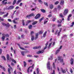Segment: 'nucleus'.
I'll list each match as a JSON object with an SVG mask.
<instances>
[{"mask_svg": "<svg viewBox=\"0 0 74 74\" xmlns=\"http://www.w3.org/2000/svg\"><path fill=\"white\" fill-rule=\"evenodd\" d=\"M47 69L48 70H52V67L50 66V62H48L47 64Z\"/></svg>", "mask_w": 74, "mask_h": 74, "instance_id": "1", "label": "nucleus"}, {"mask_svg": "<svg viewBox=\"0 0 74 74\" xmlns=\"http://www.w3.org/2000/svg\"><path fill=\"white\" fill-rule=\"evenodd\" d=\"M58 60H59L60 62H63V58L61 56H58Z\"/></svg>", "mask_w": 74, "mask_h": 74, "instance_id": "2", "label": "nucleus"}, {"mask_svg": "<svg viewBox=\"0 0 74 74\" xmlns=\"http://www.w3.org/2000/svg\"><path fill=\"white\" fill-rule=\"evenodd\" d=\"M68 9H65L64 10V15H66L67 14V13H68Z\"/></svg>", "mask_w": 74, "mask_h": 74, "instance_id": "3", "label": "nucleus"}, {"mask_svg": "<svg viewBox=\"0 0 74 74\" xmlns=\"http://www.w3.org/2000/svg\"><path fill=\"white\" fill-rule=\"evenodd\" d=\"M34 64H33L32 66H31L29 67L27 69V72L28 73H29V70L30 68H32V69H34Z\"/></svg>", "mask_w": 74, "mask_h": 74, "instance_id": "4", "label": "nucleus"}, {"mask_svg": "<svg viewBox=\"0 0 74 74\" xmlns=\"http://www.w3.org/2000/svg\"><path fill=\"white\" fill-rule=\"evenodd\" d=\"M40 16H41L40 14H38L35 17V18L36 19H37L40 17Z\"/></svg>", "mask_w": 74, "mask_h": 74, "instance_id": "5", "label": "nucleus"}, {"mask_svg": "<svg viewBox=\"0 0 74 74\" xmlns=\"http://www.w3.org/2000/svg\"><path fill=\"white\" fill-rule=\"evenodd\" d=\"M74 59L72 58H71L70 62H71V65H73V63H74Z\"/></svg>", "mask_w": 74, "mask_h": 74, "instance_id": "6", "label": "nucleus"}, {"mask_svg": "<svg viewBox=\"0 0 74 74\" xmlns=\"http://www.w3.org/2000/svg\"><path fill=\"white\" fill-rule=\"evenodd\" d=\"M60 71H62V73L63 74H64L66 73V70H65L64 69H63L62 68H61Z\"/></svg>", "mask_w": 74, "mask_h": 74, "instance_id": "7", "label": "nucleus"}, {"mask_svg": "<svg viewBox=\"0 0 74 74\" xmlns=\"http://www.w3.org/2000/svg\"><path fill=\"white\" fill-rule=\"evenodd\" d=\"M44 52V50H43L41 51H38V52H37V53H38V54H40V53H43Z\"/></svg>", "mask_w": 74, "mask_h": 74, "instance_id": "8", "label": "nucleus"}, {"mask_svg": "<svg viewBox=\"0 0 74 74\" xmlns=\"http://www.w3.org/2000/svg\"><path fill=\"white\" fill-rule=\"evenodd\" d=\"M41 48V46H39L35 47H33V49H40Z\"/></svg>", "mask_w": 74, "mask_h": 74, "instance_id": "9", "label": "nucleus"}, {"mask_svg": "<svg viewBox=\"0 0 74 74\" xmlns=\"http://www.w3.org/2000/svg\"><path fill=\"white\" fill-rule=\"evenodd\" d=\"M5 34H2V36L1 37V39L3 41H4L5 40Z\"/></svg>", "mask_w": 74, "mask_h": 74, "instance_id": "10", "label": "nucleus"}, {"mask_svg": "<svg viewBox=\"0 0 74 74\" xmlns=\"http://www.w3.org/2000/svg\"><path fill=\"white\" fill-rule=\"evenodd\" d=\"M2 24L3 25V26H6L7 27H8V26H9L10 25L9 23H8L7 25L3 23H2Z\"/></svg>", "mask_w": 74, "mask_h": 74, "instance_id": "11", "label": "nucleus"}, {"mask_svg": "<svg viewBox=\"0 0 74 74\" xmlns=\"http://www.w3.org/2000/svg\"><path fill=\"white\" fill-rule=\"evenodd\" d=\"M35 40H37L38 38V34L37 33H36L35 34Z\"/></svg>", "mask_w": 74, "mask_h": 74, "instance_id": "12", "label": "nucleus"}, {"mask_svg": "<svg viewBox=\"0 0 74 74\" xmlns=\"http://www.w3.org/2000/svg\"><path fill=\"white\" fill-rule=\"evenodd\" d=\"M49 7L51 9H53V5L52 4L49 5Z\"/></svg>", "mask_w": 74, "mask_h": 74, "instance_id": "13", "label": "nucleus"}, {"mask_svg": "<svg viewBox=\"0 0 74 74\" xmlns=\"http://www.w3.org/2000/svg\"><path fill=\"white\" fill-rule=\"evenodd\" d=\"M31 40L32 41H33L34 39V36L33 35H32L31 36Z\"/></svg>", "mask_w": 74, "mask_h": 74, "instance_id": "14", "label": "nucleus"}, {"mask_svg": "<svg viewBox=\"0 0 74 74\" xmlns=\"http://www.w3.org/2000/svg\"><path fill=\"white\" fill-rule=\"evenodd\" d=\"M72 16V14H70L69 16L68 17V18H67V20L68 21H69L70 20V17H71Z\"/></svg>", "mask_w": 74, "mask_h": 74, "instance_id": "15", "label": "nucleus"}, {"mask_svg": "<svg viewBox=\"0 0 74 74\" xmlns=\"http://www.w3.org/2000/svg\"><path fill=\"white\" fill-rule=\"evenodd\" d=\"M5 1H7V0H4L3 1H2V4H7V2H5Z\"/></svg>", "mask_w": 74, "mask_h": 74, "instance_id": "16", "label": "nucleus"}, {"mask_svg": "<svg viewBox=\"0 0 74 74\" xmlns=\"http://www.w3.org/2000/svg\"><path fill=\"white\" fill-rule=\"evenodd\" d=\"M59 52H60V50L59 49H58V50H57L56 51V55H57V54H58V53H59Z\"/></svg>", "mask_w": 74, "mask_h": 74, "instance_id": "17", "label": "nucleus"}, {"mask_svg": "<svg viewBox=\"0 0 74 74\" xmlns=\"http://www.w3.org/2000/svg\"><path fill=\"white\" fill-rule=\"evenodd\" d=\"M7 60H10V56H9V54H7Z\"/></svg>", "mask_w": 74, "mask_h": 74, "instance_id": "18", "label": "nucleus"}, {"mask_svg": "<svg viewBox=\"0 0 74 74\" xmlns=\"http://www.w3.org/2000/svg\"><path fill=\"white\" fill-rule=\"evenodd\" d=\"M47 33V32L46 31L43 34V37H45L46 36V34Z\"/></svg>", "mask_w": 74, "mask_h": 74, "instance_id": "19", "label": "nucleus"}, {"mask_svg": "<svg viewBox=\"0 0 74 74\" xmlns=\"http://www.w3.org/2000/svg\"><path fill=\"white\" fill-rule=\"evenodd\" d=\"M60 4H61V5H63V4H64V1L62 0L61 1Z\"/></svg>", "mask_w": 74, "mask_h": 74, "instance_id": "20", "label": "nucleus"}, {"mask_svg": "<svg viewBox=\"0 0 74 74\" xmlns=\"http://www.w3.org/2000/svg\"><path fill=\"white\" fill-rule=\"evenodd\" d=\"M21 55H22L23 56H24V55H25V52L23 51H21Z\"/></svg>", "mask_w": 74, "mask_h": 74, "instance_id": "21", "label": "nucleus"}, {"mask_svg": "<svg viewBox=\"0 0 74 74\" xmlns=\"http://www.w3.org/2000/svg\"><path fill=\"white\" fill-rule=\"evenodd\" d=\"M37 21H34L32 23V25H35L37 24Z\"/></svg>", "mask_w": 74, "mask_h": 74, "instance_id": "22", "label": "nucleus"}, {"mask_svg": "<svg viewBox=\"0 0 74 74\" xmlns=\"http://www.w3.org/2000/svg\"><path fill=\"white\" fill-rule=\"evenodd\" d=\"M11 60L12 62H14V63H15L16 64V61L14 60V59H12Z\"/></svg>", "mask_w": 74, "mask_h": 74, "instance_id": "23", "label": "nucleus"}, {"mask_svg": "<svg viewBox=\"0 0 74 74\" xmlns=\"http://www.w3.org/2000/svg\"><path fill=\"white\" fill-rule=\"evenodd\" d=\"M44 18V17H43L41 18H40L39 20V22H41V21H42V20H43Z\"/></svg>", "mask_w": 74, "mask_h": 74, "instance_id": "24", "label": "nucleus"}, {"mask_svg": "<svg viewBox=\"0 0 74 74\" xmlns=\"http://www.w3.org/2000/svg\"><path fill=\"white\" fill-rule=\"evenodd\" d=\"M8 15V13H7L6 14L4 15L3 16V18H5V17H7V16Z\"/></svg>", "mask_w": 74, "mask_h": 74, "instance_id": "25", "label": "nucleus"}, {"mask_svg": "<svg viewBox=\"0 0 74 74\" xmlns=\"http://www.w3.org/2000/svg\"><path fill=\"white\" fill-rule=\"evenodd\" d=\"M14 8V6H10L9 7V10L13 9Z\"/></svg>", "mask_w": 74, "mask_h": 74, "instance_id": "26", "label": "nucleus"}, {"mask_svg": "<svg viewBox=\"0 0 74 74\" xmlns=\"http://www.w3.org/2000/svg\"><path fill=\"white\" fill-rule=\"evenodd\" d=\"M62 20L59 19L58 21V22L59 23H62Z\"/></svg>", "mask_w": 74, "mask_h": 74, "instance_id": "27", "label": "nucleus"}, {"mask_svg": "<svg viewBox=\"0 0 74 74\" xmlns=\"http://www.w3.org/2000/svg\"><path fill=\"white\" fill-rule=\"evenodd\" d=\"M11 71V69H10V68H8V73H9V74H11V71Z\"/></svg>", "mask_w": 74, "mask_h": 74, "instance_id": "28", "label": "nucleus"}, {"mask_svg": "<svg viewBox=\"0 0 74 74\" xmlns=\"http://www.w3.org/2000/svg\"><path fill=\"white\" fill-rule=\"evenodd\" d=\"M25 20H23L22 21V23H23V26H25Z\"/></svg>", "mask_w": 74, "mask_h": 74, "instance_id": "29", "label": "nucleus"}, {"mask_svg": "<svg viewBox=\"0 0 74 74\" xmlns=\"http://www.w3.org/2000/svg\"><path fill=\"white\" fill-rule=\"evenodd\" d=\"M36 8H37V7H35L34 8H33L32 9H31V11H34Z\"/></svg>", "mask_w": 74, "mask_h": 74, "instance_id": "30", "label": "nucleus"}, {"mask_svg": "<svg viewBox=\"0 0 74 74\" xmlns=\"http://www.w3.org/2000/svg\"><path fill=\"white\" fill-rule=\"evenodd\" d=\"M41 11L42 12H43L44 13H45V10L44 9H41Z\"/></svg>", "mask_w": 74, "mask_h": 74, "instance_id": "31", "label": "nucleus"}, {"mask_svg": "<svg viewBox=\"0 0 74 74\" xmlns=\"http://www.w3.org/2000/svg\"><path fill=\"white\" fill-rule=\"evenodd\" d=\"M53 66L54 69H55V63L54 62H53Z\"/></svg>", "mask_w": 74, "mask_h": 74, "instance_id": "32", "label": "nucleus"}, {"mask_svg": "<svg viewBox=\"0 0 74 74\" xmlns=\"http://www.w3.org/2000/svg\"><path fill=\"white\" fill-rule=\"evenodd\" d=\"M22 0H18V1L16 3V4H18L19 3H20Z\"/></svg>", "mask_w": 74, "mask_h": 74, "instance_id": "33", "label": "nucleus"}, {"mask_svg": "<svg viewBox=\"0 0 74 74\" xmlns=\"http://www.w3.org/2000/svg\"><path fill=\"white\" fill-rule=\"evenodd\" d=\"M43 33V31H41L40 32H39V34H41Z\"/></svg>", "mask_w": 74, "mask_h": 74, "instance_id": "34", "label": "nucleus"}, {"mask_svg": "<svg viewBox=\"0 0 74 74\" xmlns=\"http://www.w3.org/2000/svg\"><path fill=\"white\" fill-rule=\"evenodd\" d=\"M5 10H10L9 7H6L5 8Z\"/></svg>", "mask_w": 74, "mask_h": 74, "instance_id": "35", "label": "nucleus"}, {"mask_svg": "<svg viewBox=\"0 0 74 74\" xmlns=\"http://www.w3.org/2000/svg\"><path fill=\"white\" fill-rule=\"evenodd\" d=\"M36 71H37V72H36L37 74H39V70H38V68H37L36 69Z\"/></svg>", "mask_w": 74, "mask_h": 74, "instance_id": "36", "label": "nucleus"}, {"mask_svg": "<svg viewBox=\"0 0 74 74\" xmlns=\"http://www.w3.org/2000/svg\"><path fill=\"white\" fill-rule=\"evenodd\" d=\"M32 27V25H30L29 26V29H31Z\"/></svg>", "mask_w": 74, "mask_h": 74, "instance_id": "37", "label": "nucleus"}, {"mask_svg": "<svg viewBox=\"0 0 74 74\" xmlns=\"http://www.w3.org/2000/svg\"><path fill=\"white\" fill-rule=\"evenodd\" d=\"M29 15V16H34V14H33V13H32L31 14H30Z\"/></svg>", "mask_w": 74, "mask_h": 74, "instance_id": "38", "label": "nucleus"}, {"mask_svg": "<svg viewBox=\"0 0 74 74\" xmlns=\"http://www.w3.org/2000/svg\"><path fill=\"white\" fill-rule=\"evenodd\" d=\"M1 58H2V59H3L5 60H6V59H5V57H4V56H1Z\"/></svg>", "mask_w": 74, "mask_h": 74, "instance_id": "39", "label": "nucleus"}, {"mask_svg": "<svg viewBox=\"0 0 74 74\" xmlns=\"http://www.w3.org/2000/svg\"><path fill=\"white\" fill-rule=\"evenodd\" d=\"M32 22V21L31 20H28L27 21V23H30L31 22Z\"/></svg>", "mask_w": 74, "mask_h": 74, "instance_id": "40", "label": "nucleus"}, {"mask_svg": "<svg viewBox=\"0 0 74 74\" xmlns=\"http://www.w3.org/2000/svg\"><path fill=\"white\" fill-rule=\"evenodd\" d=\"M52 42H51L49 43V45L48 47V48H49L50 47H51V45H52Z\"/></svg>", "mask_w": 74, "mask_h": 74, "instance_id": "41", "label": "nucleus"}, {"mask_svg": "<svg viewBox=\"0 0 74 74\" xmlns=\"http://www.w3.org/2000/svg\"><path fill=\"white\" fill-rule=\"evenodd\" d=\"M61 30L62 28H60V32L58 33V36H59V35H60V32H61Z\"/></svg>", "mask_w": 74, "mask_h": 74, "instance_id": "42", "label": "nucleus"}, {"mask_svg": "<svg viewBox=\"0 0 74 74\" xmlns=\"http://www.w3.org/2000/svg\"><path fill=\"white\" fill-rule=\"evenodd\" d=\"M38 1H39L40 3H43V2H42L41 0H38Z\"/></svg>", "mask_w": 74, "mask_h": 74, "instance_id": "43", "label": "nucleus"}, {"mask_svg": "<svg viewBox=\"0 0 74 74\" xmlns=\"http://www.w3.org/2000/svg\"><path fill=\"white\" fill-rule=\"evenodd\" d=\"M58 10H60V9H61V7H60V5H59L58 6Z\"/></svg>", "mask_w": 74, "mask_h": 74, "instance_id": "44", "label": "nucleus"}, {"mask_svg": "<svg viewBox=\"0 0 74 74\" xmlns=\"http://www.w3.org/2000/svg\"><path fill=\"white\" fill-rule=\"evenodd\" d=\"M70 72H71V74H73V70H72V69L71 68H70Z\"/></svg>", "mask_w": 74, "mask_h": 74, "instance_id": "45", "label": "nucleus"}, {"mask_svg": "<svg viewBox=\"0 0 74 74\" xmlns=\"http://www.w3.org/2000/svg\"><path fill=\"white\" fill-rule=\"evenodd\" d=\"M16 0H14L13 2V5H14L15 4V3H16Z\"/></svg>", "mask_w": 74, "mask_h": 74, "instance_id": "46", "label": "nucleus"}, {"mask_svg": "<svg viewBox=\"0 0 74 74\" xmlns=\"http://www.w3.org/2000/svg\"><path fill=\"white\" fill-rule=\"evenodd\" d=\"M20 48L21 49H22V50H26V49H25V48L21 47H20Z\"/></svg>", "mask_w": 74, "mask_h": 74, "instance_id": "47", "label": "nucleus"}, {"mask_svg": "<svg viewBox=\"0 0 74 74\" xmlns=\"http://www.w3.org/2000/svg\"><path fill=\"white\" fill-rule=\"evenodd\" d=\"M44 4H45V5H46V6H48V3H47V2L45 3L44 2Z\"/></svg>", "mask_w": 74, "mask_h": 74, "instance_id": "48", "label": "nucleus"}, {"mask_svg": "<svg viewBox=\"0 0 74 74\" xmlns=\"http://www.w3.org/2000/svg\"><path fill=\"white\" fill-rule=\"evenodd\" d=\"M23 63L24 64V66L26 67V62L24 61Z\"/></svg>", "mask_w": 74, "mask_h": 74, "instance_id": "49", "label": "nucleus"}, {"mask_svg": "<svg viewBox=\"0 0 74 74\" xmlns=\"http://www.w3.org/2000/svg\"><path fill=\"white\" fill-rule=\"evenodd\" d=\"M74 25V22H73L72 23V25H71V27H73V25Z\"/></svg>", "mask_w": 74, "mask_h": 74, "instance_id": "50", "label": "nucleus"}, {"mask_svg": "<svg viewBox=\"0 0 74 74\" xmlns=\"http://www.w3.org/2000/svg\"><path fill=\"white\" fill-rule=\"evenodd\" d=\"M60 16L62 18H63V15L62 14H60Z\"/></svg>", "mask_w": 74, "mask_h": 74, "instance_id": "51", "label": "nucleus"}, {"mask_svg": "<svg viewBox=\"0 0 74 74\" xmlns=\"http://www.w3.org/2000/svg\"><path fill=\"white\" fill-rule=\"evenodd\" d=\"M67 35H64L63 36V37H62V38H63L64 37H67Z\"/></svg>", "mask_w": 74, "mask_h": 74, "instance_id": "52", "label": "nucleus"}, {"mask_svg": "<svg viewBox=\"0 0 74 74\" xmlns=\"http://www.w3.org/2000/svg\"><path fill=\"white\" fill-rule=\"evenodd\" d=\"M5 37H9V34H6V35H5Z\"/></svg>", "mask_w": 74, "mask_h": 74, "instance_id": "53", "label": "nucleus"}, {"mask_svg": "<svg viewBox=\"0 0 74 74\" xmlns=\"http://www.w3.org/2000/svg\"><path fill=\"white\" fill-rule=\"evenodd\" d=\"M34 32L33 31H31V36H32V35H33V34H34Z\"/></svg>", "mask_w": 74, "mask_h": 74, "instance_id": "54", "label": "nucleus"}, {"mask_svg": "<svg viewBox=\"0 0 74 74\" xmlns=\"http://www.w3.org/2000/svg\"><path fill=\"white\" fill-rule=\"evenodd\" d=\"M59 3V1H56L55 3V4L56 5V4H58Z\"/></svg>", "mask_w": 74, "mask_h": 74, "instance_id": "55", "label": "nucleus"}, {"mask_svg": "<svg viewBox=\"0 0 74 74\" xmlns=\"http://www.w3.org/2000/svg\"><path fill=\"white\" fill-rule=\"evenodd\" d=\"M4 14V12H0V14H1V15H2V14Z\"/></svg>", "mask_w": 74, "mask_h": 74, "instance_id": "56", "label": "nucleus"}, {"mask_svg": "<svg viewBox=\"0 0 74 74\" xmlns=\"http://www.w3.org/2000/svg\"><path fill=\"white\" fill-rule=\"evenodd\" d=\"M2 53V49H0V54H1Z\"/></svg>", "mask_w": 74, "mask_h": 74, "instance_id": "57", "label": "nucleus"}, {"mask_svg": "<svg viewBox=\"0 0 74 74\" xmlns=\"http://www.w3.org/2000/svg\"><path fill=\"white\" fill-rule=\"evenodd\" d=\"M27 57H32V55H27Z\"/></svg>", "mask_w": 74, "mask_h": 74, "instance_id": "58", "label": "nucleus"}, {"mask_svg": "<svg viewBox=\"0 0 74 74\" xmlns=\"http://www.w3.org/2000/svg\"><path fill=\"white\" fill-rule=\"evenodd\" d=\"M14 29H16V25H14Z\"/></svg>", "mask_w": 74, "mask_h": 74, "instance_id": "59", "label": "nucleus"}, {"mask_svg": "<svg viewBox=\"0 0 74 74\" xmlns=\"http://www.w3.org/2000/svg\"><path fill=\"white\" fill-rule=\"evenodd\" d=\"M13 22L14 23H16V22L15 21V20H14L13 21Z\"/></svg>", "mask_w": 74, "mask_h": 74, "instance_id": "60", "label": "nucleus"}, {"mask_svg": "<svg viewBox=\"0 0 74 74\" xmlns=\"http://www.w3.org/2000/svg\"><path fill=\"white\" fill-rule=\"evenodd\" d=\"M34 57H35V58H38L39 56H34Z\"/></svg>", "mask_w": 74, "mask_h": 74, "instance_id": "61", "label": "nucleus"}, {"mask_svg": "<svg viewBox=\"0 0 74 74\" xmlns=\"http://www.w3.org/2000/svg\"><path fill=\"white\" fill-rule=\"evenodd\" d=\"M55 70H53V73H52L51 74H55Z\"/></svg>", "mask_w": 74, "mask_h": 74, "instance_id": "62", "label": "nucleus"}, {"mask_svg": "<svg viewBox=\"0 0 74 74\" xmlns=\"http://www.w3.org/2000/svg\"><path fill=\"white\" fill-rule=\"evenodd\" d=\"M8 21L9 22H12L11 20V19H8Z\"/></svg>", "mask_w": 74, "mask_h": 74, "instance_id": "63", "label": "nucleus"}, {"mask_svg": "<svg viewBox=\"0 0 74 74\" xmlns=\"http://www.w3.org/2000/svg\"><path fill=\"white\" fill-rule=\"evenodd\" d=\"M47 22H48V21H46V20H45V21L44 24H45V23H47Z\"/></svg>", "mask_w": 74, "mask_h": 74, "instance_id": "64", "label": "nucleus"}]
</instances>
